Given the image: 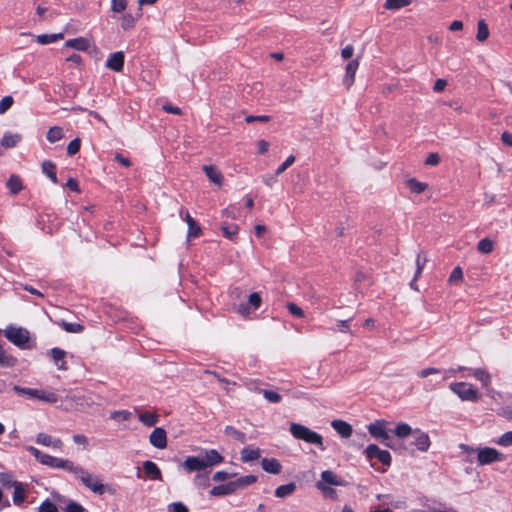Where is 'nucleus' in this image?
Here are the masks:
<instances>
[{"instance_id": "obj_1", "label": "nucleus", "mask_w": 512, "mask_h": 512, "mask_svg": "<svg viewBox=\"0 0 512 512\" xmlns=\"http://www.w3.org/2000/svg\"><path fill=\"white\" fill-rule=\"evenodd\" d=\"M289 431L292 436L298 440H303L306 443L314 444L322 451L326 449L323 444V437L305 425L299 423H291Z\"/></svg>"}, {"instance_id": "obj_2", "label": "nucleus", "mask_w": 512, "mask_h": 512, "mask_svg": "<svg viewBox=\"0 0 512 512\" xmlns=\"http://www.w3.org/2000/svg\"><path fill=\"white\" fill-rule=\"evenodd\" d=\"M72 474L81 482V484L87 489L91 490L97 495H103L105 493V486L101 483L98 476L92 475L83 467L76 465Z\"/></svg>"}, {"instance_id": "obj_3", "label": "nucleus", "mask_w": 512, "mask_h": 512, "mask_svg": "<svg viewBox=\"0 0 512 512\" xmlns=\"http://www.w3.org/2000/svg\"><path fill=\"white\" fill-rule=\"evenodd\" d=\"M4 335L11 343L21 349H27L29 347L30 333L23 327L9 325L4 330Z\"/></svg>"}, {"instance_id": "obj_4", "label": "nucleus", "mask_w": 512, "mask_h": 512, "mask_svg": "<svg viewBox=\"0 0 512 512\" xmlns=\"http://www.w3.org/2000/svg\"><path fill=\"white\" fill-rule=\"evenodd\" d=\"M505 460L503 453L491 447H478L477 462L480 466L492 464L494 462H501Z\"/></svg>"}, {"instance_id": "obj_5", "label": "nucleus", "mask_w": 512, "mask_h": 512, "mask_svg": "<svg viewBox=\"0 0 512 512\" xmlns=\"http://www.w3.org/2000/svg\"><path fill=\"white\" fill-rule=\"evenodd\" d=\"M450 389L463 401H476L478 399L479 393L472 384L466 382L452 383Z\"/></svg>"}, {"instance_id": "obj_6", "label": "nucleus", "mask_w": 512, "mask_h": 512, "mask_svg": "<svg viewBox=\"0 0 512 512\" xmlns=\"http://www.w3.org/2000/svg\"><path fill=\"white\" fill-rule=\"evenodd\" d=\"M41 464L52 467V468H58L66 470L70 473L73 472L76 465L73 461L63 458H57L54 456H51L49 454H44V456L41 457Z\"/></svg>"}, {"instance_id": "obj_7", "label": "nucleus", "mask_w": 512, "mask_h": 512, "mask_svg": "<svg viewBox=\"0 0 512 512\" xmlns=\"http://www.w3.org/2000/svg\"><path fill=\"white\" fill-rule=\"evenodd\" d=\"M261 302H262V298H261L260 294L257 292H253L248 297V303H241L238 305L237 312L241 316L246 317L250 314V307L253 310H256L260 307Z\"/></svg>"}, {"instance_id": "obj_8", "label": "nucleus", "mask_w": 512, "mask_h": 512, "mask_svg": "<svg viewBox=\"0 0 512 512\" xmlns=\"http://www.w3.org/2000/svg\"><path fill=\"white\" fill-rule=\"evenodd\" d=\"M150 444L157 449L167 447V433L164 428L156 427L149 435Z\"/></svg>"}, {"instance_id": "obj_9", "label": "nucleus", "mask_w": 512, "mask_h": 512, "mask_svg": "<svg viewBox=\"0 0 512 512\" xmlns=\"http://www.w3.org/2000/svg\"><path fill=\"white\" fill-rule=\"evenodd\" d=\"M413 437V442L412 444L421 452H426L428 451L430 445H431V441H430V438H429V435L420 430V429H414L412 435Z\"/></svg>"}, {"instance_id": "obj_10", "label": "nucleus", "mask_w": 512, "mask_h": 512, "mask_svg": "<svg viewBox=\"0 0 512 512\" xmlns=\"http://www.w3.org/2000/svg\"><path fill=\"white\" fill-rule=\"evenodd\" d=\"M368 431L374 438L381 439L383 441H388L390 439V435L385 428L384 421H376L371 423L368 426Z\"/></svg>"}, {"instance_id": "obj_11", "label": "nucleus", "mask_w": 512, "mask_h": 512, "mask_svg": "<svg viewBox=\"0 0 512 512\" xmlns=\"http://www.w3.org/2000/svg\"><path fill=\"white\" fill-rule=\"evenodd\" d=\"M124 58L125 56L122 51L114 52L108 57L106 67L115 72H120L123 70Z\"/></svg>"}, {"instance_id": "obj_12", "label": "nucleus", "mask_w": 512, "mask_h": 512, "mask_svg": "<svg viewBox=\"0 0 512 512\" xmlns=\"http://www.w3.org/2000/svg\"><path fill=\"white\" fill-rule=\"evenodd\" d=\"M183 468L188 472L202 471L206 469L202 458L196 456H189L183 462Z\"/></svg>"}, {"instance_id": "obj_13", "label": "nucleus", "mask_w": 512, "mask_h": 512, "mask_svg": "<svg viewBox=\"0 0 512 512\" xmlns=\"http://www.w3.org/2000/svg\"><path fill=\"white\" fill-rule=\"evenodd\" d=\"M321 479L318 482H323L324 485L330 486H346L345 480L338 477L333 471L325 470L320 475Z\"/></svg>"}, {"instance_id": "obj_14", "label": "nucleus", "mask_w": 512, "mask_h": 512, "mask_svg": "<svg viewBox=\"0 0 512 512\" xmlns=\"http://www.w3.org/2000/svg\"><path fill=\"white\" fill-rule=\"evenodd\" d=\"M331 426L342 438H349L352 435V426L344 420L335 419Z\"/></svg>"}, {"instance_id": "obj_15", "label": "nucleus", "mask_w": 512, "mask_h": 512, "mask_svg": "<svg viewBox=\"0 0 512 512\" xmlns=\"http://www.w3.org/2000/svg\"><path fill=\"white\" fill-rule=\"evenodd\" d=\"M262 469L271 474H280L282 471V465L275 458H263L261 460Z\"/></svg>"}, {"instance_id": "obj_16", "label": "nucleus", "mask_w": 512, "mask_h": 512, "mask_svg": "<svg viewBox=\"0 0 512 512\" xmlns=\"http://www.w3.org/2000/svg\"><path fill=\"white\" fill-rule=\"evenodd\" d=\"M358 66H359V62L357 59H354V60H351L347 65H346V74H345V77L343 79V83L344 85L349 88L352 86V84L354 83V80H355V73L358 69Z\"/></svg>"}, {"instance_id": "obj_17", "label": "nucleus", "mask_w": 512, "mask_h": 512, "mask_svg": "<svg viewBox=\"0 0 512 512\" xmlns=\"http://www.w3.org/2000/svg\"><path fill=\"white\" fill-rule=\"evenodd\" d=\"M235 492H236V490H235L233 481H230V482L225 483V484L214 486L210 490V495L214 496V497H220V496L230 495V494H233Z\"/></svg>"}, {"instance_id": "obj_18", "label": "nucleus", "mask_w": 512, "mask_h": 512, "mask_svg": "<svg viewBox=\"0 0 512 512\" xmlns=\"http://www.w3.org/2000/svg\"><path fill=\"white\" fill-rule=\"evenodd\" d=\"M36 442L38 444L44 445V446H51L56 449H61L63 446V442L61 439L56 438L53 439L50 435L45 433H38L36 436Z\"/></svg>"}, {"instance_id": "obj_19", "label": "nucleus", "mask_w": 512, "mask_h": 512, "mask_svg": "<svg viewBox=\"0 0 512 512\" xmlns=\"http://www.w3.org/2000/svg\"><path fill=\"white\" fill-rule=\"evenodd\" d=\"M202 460L206 465V468H208L221 463L224 460V458L220 455V453L217 450L210 449L205 451Z\"/></svg>"}, {"instance_id": "obj_20", "label": "nucleus", "mask_w": 512, "mask_h": 512, "mask_svg": "<svg viewBox=\"0 0 512 512\" xmlns=\"http://www.w3.org/2000/svg\"><path fill=\"white\" fill-rule=\"evenodd\" d=\"M143 470L145 474L150 476L153 480L162 481V473L158 466L150 460H146L143 462Z\"/></svg>"}, {"instance_id": "obj_21", "label": "nucleus", "mask_w": 512, "mask_h": 512, "mask_svg": "<svg viewBox=\"0 0 512 512\" xmlns=\"http://www.w3.org/2000/svg\"><path fill=\"white\" fill-rule=\"evenodd\" d=\"M139 421L147 427H153L159 422V415L156 412L141 411L138 413Z\"/></svg>"}, {"instance_id": "obj_22", "label": "nucleus", "mask_w": 512, "mask_h": 512, "mask_svg": "<svg viewBox=\"0 0 512 512\" xmlns=\"http://www.w3.org/2000/svg\"><path fill=\"white\" fill-rule=\"evenodd\" d=\"M241 461L244 463L255 461L260 458L261 450L259 448L244 447L241 452Z\"/></svg>"}, {"instance_id": "obj_23", "label": "nucleus", "mask_w": 512, "mask_h": 512, "mask_svg": "<svg viewBox=\"0 0 512 512\" xmlns=\"http://www.w3.org/2000/svg\"><path fill=\"white\" fill-rule=\"evenodd\" d=\"M51 357L55 364L57 365L58 369L60 370H67L66 362L64 361L66 352L58 347H54L50 351Z\"/></svg>"}, {"instance_id": "obj_24", "label": "nucleus", "mask_w": 512, "mask_h": 512, "mask_svg": "<svg viewBox=\"0 0 512 512\" xmlns=\"http://www.w3.org/2000/svg\"><path fill=\"white\" fill-rule=\"evenodd\" d=\"M296 489V484L294 482H289L287 484L278 486L274 491V495L277 498H286L292 495L296 491Z\"/></svg>"}, {"instance_id": "obj_25", "label": "nucleus", "mask_w": 512, "mask_h": 512, "mask_svg": "<svg viewBox=\"0 0 512 512\" xmlns=\"http://www.w3.org/2000/svg\"><path fill=\"white\" fill-rule=\"evenodd\" d=\"M66 47L76 49L78 51H87L90 47L89 41L84 37H78L74 39H69L66 41Z\"/></svg>"}, {"instance_id": "obj_26", "label": "nucleus", "mask_w": 512, "mask_h": 512, "mask_svg": "<svg viewBox=\"0 0 512 512\" xmlns=\"http://www.w3.org/2000/svg\"><path fill=\"white\" fill-rule=\"evenodd\" d=\"M17 358L12 354H9L1 345H0V367L11 368L14 367L17 363Z\"/></svg>"}, {"instance_id": "obj_27", "label": "nucleus", "mask_w": 512, "mask_h": 512, "mask_svg": "<svg viewBox=\"0 0 512 512\" xmlns=\"http://www.w3.org/2000/svg\"><path fill=\"white\" fill-rule=\"evenodd\" d=\"M203 171L205 172L208 179L214 184L220 185L222 182V175L220 171L213 165H205L203 166Z\"/></svg>"}, {"instance_id": "obj_28", "label": "nucleus", "mask_w": 512, "mask_h": 512, "mask_svg": "<svg viewBox=\"0 0 512 512\" xmlns=\"http://www.w3.org/2000/svg\"><path fill=\"white\" fill-rule=\"evenodd\" d=\"M257 481V477L254 475H245L237 478L233 481L235 490L238 491L240 489H244Z\"/></svg>"}, {"instance_id": "obj_29", "label": "nucleus", "mask_w": 512, "mask_h": 512, "mask_svg": "<svg viewBox=\"0 0 512 512\" xmlns=\"http://www.w3.org/2000/svg\"><path fill=\"white\" fill-rule=\"evenodd\" d=\"M185 220L188 225V237L189 238L190 237H192V238L198 237L201 233V228L198 225V223L196 222V220L193 219L188 212L186 213Z\"/></svg>"}, {"instance_id": "obj_30", "label": "nucleus", "mask_w": 512, "mask_h": 512, "mask_svg": "<svg viewBox=\"0 0 512 512\" xmlns=\"http://www.w3.org/2000/svg\"><path fill=\"white\" fill-rule=\"evenodd\" d=\"M35 399L46 402V403L53 404L58 401V395L54 392L36 389Z\"/></svg>"}, {"instance_id": "obj_31", "label": "nucleus", "mask_w": 512, "mask_h": 512, "mask_svg": "<svg viewBox=\"0 0 512 512\" xmlns=\"http://www.w3.org/2000/svg\"><path fill=\"white\" fill-rule=\"evenodd\" d=\"M6 186L9 189L10 193L13 195L18 194L23 188L20 177L15 174H12L9 177Z\"/></svg>"}, {"instance_id": "obj_32", "label": "nucleus", "mask_w": 512, "mask_h": 512, "mask_svg": "<svg viewBox=\"0 0 512 512\" xmlns=\"http://www.w3.org/2000/svg\"><path fill=\"white\" fill-rule=\"evenodd\" d=\"M20 140V134H11L9 132H6L1 139V145L4 148H13L18 144Z\"/></svg>"}, {"instance_id": "obj_33", "label": "nucleus", "mask_w": 512, "mask_h": 512, "mask_svg": "<svg viewBox=\"0 0 512 512\" xmlns=\"http://www.w3.org/2000/svg\"><path fill=\"white\" fill-rule=\"evenodd\" d=\"M42 171L44 174L47 175V177L50 178V180L54 183H58L57 175H56V166L54 163H52L49 160H45L42 163Z\"/></svg>"}, {"instance_id": "obj_34", "label": "nucleus", "mask_w": 512, "mask_h": 512, "mask_svg": "<svg viewBox=\"0 0 512 512\" xmlns=\"http://www.w3.org/2000/svg\"><path fill=\"white\" fill-rule=\"evenodd\" d=\"M224 433L242 444L247 440L245 433L230 425L225 427Z\"/></svg>"}, {"instance_id": "obj_35", "label": "nucleus", "mask_w": 512, "mask_h": 512, "mask_svg": "<svg viewBox=\"0 0 512 512\" xmlns=\"http://www.w3.org/2000/svg\"><path fill=\"white\" fill-rule=\"evenodd\" d=\"M14 493H13V503L15 505H21L25 500V490L20 482L13 483Z\"/></svg>"}, {"instance_id": "obj_36", "label": "nucleus", "mask_w": 512, "mask_h": 512, "mask_svg": "<svg viewBox=\"0 0 512 512\" xmlns=\"http://www.w3.org/2000/svg\"><path fill=\"white\" fill-rule=\"evenodd\" d=\"M64 137L63 129L59 126L51 127L46 135L47 140L50 143H55Z\"/></svg>"}, {"instance_id": "obj_37", "label": "nucleus", "mask_w": 512, "mask_h": 512, "mask_svg": "<svg viewBox=\"0 0 512 512\" xmlns=\"http://www.w3.org/2000/svg\"><path fill=\"white\" fill-rule=\"evenodd\" d=\"M220 229L222 230L223 232V235L230 239V240H234L235 236L237 235L238 233V225L236 224H226V223H222L220 225Z\"/></svg>"}, {"instance_id": "obj_38", "label": "nucleus", "mask_w": 512, "mask_h": 512, "mask_svg": "<svg viewBox=\"0 0 512 512\" xmlns=\"http://www.w3.org/2000/svg\"><path fill=\"white\" fill-rule=\"evenodd\" d=\"M413 429L411 428L410 425H408L407 423H399L396 427H395V430H394V433L395 435L398 437V438H406L410 435H412L413 433Z\"/></svg>"}, {"instance_id": "obj_39", "label": "nucleus", "mask_w": 512, "mask_h": 512, "mask_svg": "<svg viewBox=\"0 0 512 512\" xmlns=\"http://www.w3.org/2000/svg\"><path fill=\"white\" fill-rule=\"evenodd\" d=\"M407 186L410 189V191L415 194H421L427 188V184L420 182L415 178L407 180Z\"/></svg>"}, {"instance_id": "obj_40", "label": "nucleus", "mask_w": 512, "mask_h": 512, "mask_svg": "<svg viewBox=\"0 0 512 512\" xmlns=\"http://www.w3.org/2000/svg\"><path fill=\"white\" fill-rule=\"evenodd\" d=\"M489 37V29L484 20H479L477 24L476 39L479 42H484Z\"/></svg>"}, {"instance_id": "obj_41", "label": "nucleus", "mask_w": 512, "mask_h": 512, "mask_svg": "<svg viewBox=\"0 0 512 512\" xmlns=\"http://www.w3.org/2000/svg\"><path fill=\"white\" fill-rule=\"evenodd\" d=\"M473 376L481 382V384L484 386V387H487L490 382H491V377H490V374L482 369V368H478V369H475L473 370Z\"/></svg>"}, {"instance_id": "obj_42", "label": "nucleus", "mask_w": 512, "mask_h": 512, "mask_svg": "<svg viewBox=\"0 0 512 512\" xmlns=\"http://www.w3.org/2000/svg\"><path fill=\"white\" fill-rule=\"evenodd\" d=\"M59 325L68 333H81L84 330V326L80 323H71L61 320Z\"/></svg>"}, {"instance_id": "obj_43", "label": "nucleus", "mask_w": 512, "mask_h": 512, "mask_svg": "<svg viewBox=\"0 0 512 512\" xmlns=\"http://www.w3.org/2000/svg\"><path fill=\"white\" fill-rule=\"evenodd\" d=\"M412 3V0H386L384 8L387 10H398Z\"/></svg>"}, {"instance_id": "obj_44", "label": "nucleus", "mask_w": 512, "mask_h": 512, "mask_svg": "<svg viewBox=\"0 0 512 512\" xmlns=\"http://www.w3.org/2000/svg\"><path fill=\"white\" fill-rule=\"evenodd\" d=\"M62 38H63L62 33L42 34V35L37 36V42L42 45H46V44L54 43L57 40L62 39Z\"/></svg>"}, {"instance_id": "obj_45", "label": "nucleus", "mask_w": 512, "mask_h": 512, "mask_svg": "<svg viewBox=\"0 0 512 512\" xmlns=\"http://www.w3.org/2000/svg\"><path fill=\"white\" fill-rule=\"evenodd\" d=\"M428 259L425 253L420 252L416 257V271L414 274V280H417L418 277L421 275L422 270L427 263Z\"/></svg>"}, {"instance_id": "obj_46", "label": "nucleus", "mask_w": 512, "mask_h": 512, "mask_svg": "<svg viewBox=\"0 0 512 512\" xmlns=\"http://www.w3.org/2000/svg\"><path fill=\"white\" fill-rule=\"evenodd\" d=\"M477 250L482 254H489L493 250V242L489 238H483L478 242Z\"/></svg>"}, {"instance_id": "obj_47", "label": "nucleus", "mask_w": 512, "mask_h": 512, "mask_svg": "<svg viewBox=\"0 0 512 512\" xmlns=\"http://www.w3.org/2000/svg\"><path fill=\"white\" fill-rule=\"evenodd\" d=\"M136 18L130 14L126 13L121 17V28L123 30H130L135 26Z\"/></svg>"}, {"instance_id": "obj_48", "label": "nucleus", "mask_w": 512, "mask_h": 512, "mask_svg": "<svg viewBox=\"0 0 512 512\" xmlns=\"http://www.w3.org/2000/svg\"><path fill=\"white\" fill-rule=\"evenodd\" d=\"M316 488L322 492V494L327 498H335L336 491L330 486L324 485L323 482H316Z\"/></svg>"}, {"instance_id": "obj_49", "label": "nucleus", "mask_w": 512, "mask_h": 512, "mask_svg": "<svg viewBox=\"0 0 512 512\" xmlns=\"http://www.w3.org/2000/svg\"><path fill=\"white\" fill-rule=\"evenodd\" d=\"M259 392H262L264 398L268 400L271 403H279L282 399L281 395L277 393L276 391L272 390H258Z\"/></svg>"}, {"instance_id": "obj_50", "label": "nucleus", "mask_w": 512, "mask_h": 512, "mask_svg": "<svg viewBox=\"0 0 512 512\" xmlns=\"http://www.w3.org/2000/svg\"><path fill=\"white\" fill-rule=\"evenodd\" d=\"M13 391L15 393H17L18 395H24V396H27L29 398L35 399L36 389L25 388V387H21V386H18V385H14L13 386Z\"/></svg>"}, {"instance_id": "obj_51", "label": "nucleus", "mask_w": 512, "mask_h": 512, "mask_svg": "<svg viewBox=\"0 0 512 512\" xmlns=\"http://www.w3.org/2000/svg\"><path fill=\"white\" fill-rule=\"evenodd\" d=\"M495 443L499 446L508 447L512 445V431L502 434Z\"/></svg>"}, {"instance_id": "obj_52", "label": "nucleus", "mask_w": 512, "mask_h": 512, "mask_svg": "<svg viewBox=\"0 0 512 512\" xmlns=\"http://www.w3.org/2000/svg\"><path fill=\"white\" fill-rule=\"evenodd\" d=\"M14 99L12 96H5L0 100V115L6 113L13 105Z\"/></svg>"}, {"instance_id": "obj_53", "label": "nucleus", "mask_w": 512, "mask_h": 512, "mask_svg": "<svg viewBox=\"0 0 512 512\" xmlns=\"http://www.w3.org/2000/svg\"><path fill=\"white\" fill-rule=\"evenodd\" d=\"M81 142L79 138H75L72 141L69 142L67 146V154L69 156H73L77 154L80 150Z\"/></svg>"}, {"instance_id": "obj_54", "label": "nucleus", "mask_w": 512, "mask_h": 512, "mask_svg": "<svg viewBox=\"0 0 512 512\" xmlns=\"http://www.w3.org/2000/svg\"><path fill=\"white\" fill-rule=\"evenodd\" d=\"M127 7V0H111V10L116 13L123 12Z\"/></svg>"}, {"instance_id": "obj_55", "label": "nucleus", "mask_w": 512, "mask_h": 512, "mask_svg": "<svg viewBox=\"0 0 512 512\" xmlns=\"http://www.w3.org/2000/svg\"><path fill=\"white\" fill-rule=\"evenodd\" d=\"M380 450L381 449L376 444H370L365 449V455L368 459H377Z\"/></svg>"}, {"instance_id": "obj_56", "label": "nucleus", "mask_w": 512, "mask_h": 512, "mask_svg": "<svg viewBox=\"0 0 512 512\" xmlns=\"http://www.w3.org/2000/svg\"><path fill=\"white\" fill-rule=\"evenodd\" d=\"M38 512H58V509L54 503L49 500H45L39 506Z\"/></svg>"}, {"instance_id": "obj_57", "label": "nucleus", "mask_w": 512, "mask_h": 512, "mask_svg": "<svg viewBox=\"0 0 512 512\" xmlns=\"http://www.w3.org/2000/svg\"><path fill=\"white\" fill-rule=\"evenodd\" d=\"M168 512H189L186 505L182 502H173L167 507Z\"/></svg>"}, {"instance_id": "obj_58", "label": "nucleus", "mask_w": 512, "mask_h": 512, "mask_svg": "<svg viewBox=\"0 0 512 512\" xmlns=\"http://www.w3.org/2000/svg\"><path fill=\"white\" fill-rule=\"evenodd\" d=\"M462 278H463L462 269L459 266H457L452 270V272L449 276V282L455 283V282L461 281Z\"/></svg>"}, {"instance_id": "obj_59", "label": "nucleus", "mask_w": 512, "mask_h": 512, "mask_svg": "<svg viewBox=\"0 0 512 512\" xmlns=\"http://www.w3.org/2000/svg\"><path fill=\"white\" fill-rule=\"evenodd\" d=\"M295 161V157L290 155L287 159L277 168L276 175L282 174L288 167H290Z\"/></svg>"}, {"instance_id": "obj_60", "label": "nucleus", "mask_w": 512, "mask_h": 512, "mask_svg": "<svg viewBox=\"0 0 512 512\" xmlns=\"http://www.w3.org/2000/svg\"><path fill=\"white\" fill-rule=\"evenodd\" d=\"M377 459L385 466H390L391 455L387 450H380Z\"/></svg>"}, {"instance_id": "obj_61", "label": "nucleus", "mask_w": 512, "mask_h": 512, "mask_svg": "<svg viewBox=\"0 0 512 512\" xmlns=\"http://www.w3.org/2000/svg\"><path fill=\"white\" fill-rule=\"evenodd\" d=\"M270 120H271V117L268 116V115H258V116L248 115V116L245 117V122L246 123H253L255 121L269 122Z\"/></svg>"}, {"instance_id": "obj_62", "label": "nucleus", "mask_w": 512, "mask_h": 512, "mask_svg": "<svg viewBox=\"0 0 512 512\" xmlns=\"http://www.w3.org/2000/svg\"><path fill=\"white\" fill-rule=\"evenodd\" d=\"M65 512H85V508L75 501H71L65 507Z\"/></svg>"}, {"instance_id": "obj_63", "label": "nucleus", "mask_w": 512, "mask_h": 512, "mask_svg": "<svg viewBox=\"0 0 512 512\" xmlns=\"http://www.w3.org/2000/svg\"><path fill=\"white\" fill-rule=\"evenodd\" d=\"M111 417L113 419H121L123 421H127L131 417V412H129L128 410H119V411L113 412L111 414Z\"/></svg>"}, {"instance_id": "obj_64", "label": "nucleus", "mask_w": 512, "mask_h": 512, "mask_svg": "<svg viewBox=\"0 0 512 512\" xmlns=\"http://www.w3.org/2000/svg\"><path fill=\"white\" fill-rule=\"evenodd\" d=\"M16 481L12 480V476L9 473H0V483L5 487H13V483Z\"/></svg>"}]
</instances>
